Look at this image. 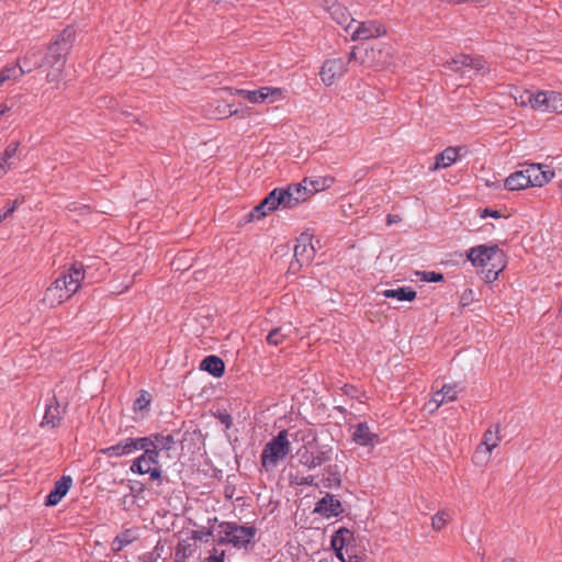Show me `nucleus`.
I'll use <instances>...</instances> for the list:
<instances>
[{
  "label": "nucleus",
  "instance_id": "nucleus-63",
  "mask_svg": "<svg viewBox=\"0 0 562 562\" xmlns=\"http://www.w3.org/2000/svg\"><path fill=\"white\" fill-rule=\"evenodd\" d=\"M8 111L9 106L7 104H0V116H2Z\"/></svg>",
  "mask_w": 562,
  "mask_h": 562
},
{
  "label": "nucleus",
  "instance_id": "nucleus-45",
  "mask_svg": "<svg viewBox=\"0 0 562 562\" xmlns=\"http://www.w3.org/2000/svg\"><path fill=\"white\" fill-rule=\"evenodd\" d=\"M149 403H150V397H149L148 392L142 391L140 395L134 402V409L143 411V409L147 408Z\"/></svg>",
  "mask_w": 562,
  "mask_h": 562
},
{
  "label": "nucleus",
  "instance_id": "nucleus-27",
  "mask_svg": "<svg viewBox=\"0 0 562 562\" xmlns=\"http://www.w3.org/2000/svg\"><path fill=\"white\" fill-rule=\"evenodd\" d=\"M324 9L330 13L333 19L340 25L347 23L349 13L346 7L337 3L336 0H325Z\"/></svg>",
  "mask_w": 562,
  "mask_h": 562
},
{
  "label": "nucleus",
  "instance_id": "nucleus-7",
  "mask_svg": "<svg viewBox=\"0 0 562 562\" xmlns=\"http://www.w3.org/2000/svg\"><path fill=\"white\" fill-rule=\"evenodd\" d=\"M211 537V529L195 530L188 540L180 541L176 549V561L179 562L188 557L193 555L196 549H201L202 543H206Z\"/></svg>",
  "mask_w": 562,
  "mask_h": 562
},
{
  "label": "nucleus",
  "instance_id": "nucleus-60",
  "mask_svg": "<svg viewBox=\"0 0 562 562\" xmlns=\"http://www.w3.org/2000/svg\"><path fill=\"white\" fill-rule=\"evenodd\" d=\"M357 58V53L355 49H352L348 56L345 58L348 64Z\"/></svg>",
  "mask_w": 562,
  "mask_h": 562
},
{
  "label": "nucleus",
  "instance_id": "nucleus-6",
  "mask_svg": "<svg viewBox=\"0 0 562 562\" xmlns=\"http://www.w3.org/2000/svg\"><path fill=\"white\" fill-rule=\"evenodd\" d=\"M467 257L473 266L483 268L492 266V263L504 261V252L497 245H479L472 247Z\"/></svg>",
  "mask_w": 562,
  "mask_h": 562
},
{
  "label": "nucleus",
  "instance_id": "nucleus-19",
  "mask_svg": "<svg viewBox=\"0 0 562 562\" xmlns=\"http://www.w3.org/2000/svg\"><path fill=\"white\" fill-rule=\"evenodd\" d=\"M72 483V479L68 475H63L58 481L55 482L53 490L45 498L46 506L57 505L61 498L68 493Z\"/></svg>",
  "mask_w": 562,
  "mask_h": 562
},
{
  "label": "nucleus",
  "instance_id": "nucleus-11",
  "mask_svg": "<svg viewBox=\"0 0 562 562\" xmlns=\"http://www.w3.org/2000/svg\"><path fill=\"white\" fill-rule=\"evenodd\" d=\"M522 169L526 173V183L530 187H542L554 177L553 170L540 164H528Z\"/></svg>",
  "mask_w": 562,
  "mask_h": 562
},
{
  "label": "nucleus",
  "instance_id": "nucleus-43",
  "mask_svg": "<svg viewBox=\"0 0 562 562\" xmlns=\"http://www.w3.org/2000/svg\"><path fill=\"white\" fill-rule=\"evenodd\" d=\"M503 268L504 261L492 263L491 268H487L486 270L483 271L485 282L491 283L495 281L498 277V273L503 270Z\"/></svg>",
  "mask_w": 562,
  "mask_h": 562
},
{
  "label": "nucleus",
  "instance_id": "nucleus-54",
  "mask_svg": "<svg viewBox=\"0 0 562 562\" xmlns=\"http://www.w3.org/2000/svg\"><path fill=\"white\" fill-rule=\"evenodd\" d=\"M445 402H446V401H445V395H441V391H440V390H439V391H437V392L434 394V396H432V398H431V401H430V403H434V404H435V408H438V407H439L440 405H442Z\"/></svg>",
  "mask_w": 562,
  "mask_h": 562
},
{
  "label": "nucleus",
  "instance_id": "nucleus-28",
  "mask_svg": "<svg viewBox=\"0 0 562 562\" xmlns=\"http://www.w3.org/2000/svg\"><path fill=\"white\" fill-rule=\"evenodd\" d=\"M261 202L270 213L279 207L285 209L283 188L273 189Z\"/></svg>",
  "mask_w": 562,
  "mask_h": 562
},
{
  "label": "nucleus",
  "instance_id": "nucleus-57",
  "mask_svg": "<svg viewBox=\"0 0 562 562\" xmlns=\"http://www.w3.org/2000/svg\"><path fill=\"white\" fill-rule=\"evenodd\" d=\"M402 218L400 215H395V214H389L387 217H386V224L387 225H392L394 223H398L401 222Z\"/></svg>",
  "mask_w": 562,
  "mask_h": 562
},
{
  "label": "nucleus",
  "instance_id": "nucleus-50",
  "mask_svg": "<svg viewBox=\"0 0 562 562\" xmlns=\"http://www.w3.org/2000/svg\"><path fill=\"white\" fill-rule=\"evenodd\" d=\"M341 391L345 395H347L351 398H359V396H360V391L351 384H345L341 387Z\"/></svg>",
  "mask_w": 562,
  "mask_h": 562
},
{
  "label": "nucleus",
  "instance_id": "nucleus-47",
  "mask_svg": "<svg viewBox=\"0 0 562 562\" xmlns=\"http://www.w3.org/2000/svg\"><path fill=\"white\" fill-rule=\"evenodd\" d=\"M422 280L427 282H441L443 281V274L435 271H423L420 273Z\"/></svg>",
  "mask_w": 562,
  "mask_h": 562
},
{
  "label": "nucleus",
  "instance_id": "nucleus-1",
  "mask_svg": "<svg viewBox=\"0 0 562 562\" xmlns=\"http://www.w3.org/2000/svg\"><path fill=\"white\" fill-rule=\"evenodd\" d=\"M83 279L82 265L74 263L46 289L42 303L50 308L60 305L80 289Z\"/></svg>",
  "mask_w": 562,
  "mask_h": 562
},
{
  "label": "nucleus",
  "instance_id": "nucleus-51",
  "mask_svg": "<svg viewBox=\"0 0 562 562\" xmlns=\"http://www.w3.org/2000/svg\"><path fill=\"white\" fill-rule=\"evenodd\" d=\"M19 204V200H15L12 202V204H9L8 207H5V210L2 213H0V223L8 218L16 210Z\"/></svg>",
  "mask_w": 562,
  "mask_h": 562
},
{
  "label": "nucleus",
  "instance_id": "nucleus-16",
  "mask_svg": "<svg viewBox=\"0 0 562 562\" xmlns=\"http://www.w3.org/2000/svg\"><path fill=\"white\" fill-rule=\"evenodd\" d=\"M385 27L375 21H366L359 23L352 33V40L363 41L385 34Z\"/></svg>",
  "mask_w": 562,
  "mask_h": 562
},
{
  "label": "nucleus",
  "instance_id": "nucleus-4",
  "mask_svg": "<svg viewBox=\"0 0 562 562\" xmlns=\"http://www.w3.org/2000/svg\"><path fill=\"white\" fill-rule=\"evenodd\" d=\"M291 451V443L288 439V431L281 430L276 437L266 443L262 449L260 461L262 468L269 470L274 468Z\"/></svg>",
  "mask_w": 562,
  "mask_h": 562
},
{
  "label": "nucleus",
  "instance_id": "nucleus-17",
  "mask_svg": "<svg viewBox=\"0 0 562 562\" xmlns=\"http://www.w3.org/2000/svg\"><path fill=\"white\" fill-rule=\"evenodd\" d=\"M314 255V246L310 243V239L306 236L302 235L299 238L297 244L294 246L295 262H291V267L293 268L295 263H297L299 267H302L303 265L311 262Z\"/></svg>",
  "mask_w": 562,
  "mask_h": 562
},
{
  "label": "nucleus",
  "instance_id": "nucleus-23",
  "mask_svg": "<svg viewBox=\"0 0 562 562\" xmlns=\"http://www.w3.org/2000/svg\"><path fill=\"white\" fill-rule=\"evenodd\" d=\"M462 147H452L449 146L439 153L435 158V165L430 167L431 171L438 170L440 168H448L452 164H454L460 157V150Z\"/></svg>",
  "mask_w": 562,
  "mask_h": 562
},
{
  "label": "nucleus",
  "instance_id": "nucleus-36",
  "mask_svg": "<svg viewBox=\"0 0 562 562\" xmlns=\"http://www.w3.org/2000/svg\"><path fill=\"white\" fill-rule=\"evenodd\" d=\"M499 425H495L494 428L490 427L483 436L482 445L485 446L486 452L491 453L494 448H496L501 441V437L498 436Z\"/></svg>",
  "mask_w": 562,
  "mask_h": 562
},
{
  "label": "nucleus",
  "instance_id": "nucleus-15",
  "mask_svg": "<svg viewBox=\"0 0 562 562\" xmlns=\"http://www.w3.org/2000/svg\"><path fill=\"white\" fill-rule=\"evenodd\" d=\"M142 441H146V443L139 447V450H143V454L136 458L132 465V472H142V463L158 464L159 450L153 446L151 437H142Z\"/></svg>",
  "mask_w": 562,
  "mask_h": 562
},
{
  "label": "nucleus",
  "instance_id": "nucleus-53",
  "mask_svg": "<svg viewBox=\"0 0 562 562\" xmlns=\"http://www.w3.org/2000/svg\"><path fill=\"white\" fill-rule=\"evenodd\" d=\"M147 473H149L150 480L157 481L158 485L161 484V470L159 467L149 468Z\"/></svg>",
  "mask_w": 562,
  "mask_h": 562
},
{
  "label": "nucleus",
  "instance_id": "nucleus-64",
  "mask_svg": "<svg viewBox=\"0 0 562 562\" xmlns=\"http://www.w3.org/2000/svg\"><path fill=\"white\" fill-rule=\"evenodd\" d=\"M348 562H360V557L353 554V555H349V561Z\"/></svg>",
  "mask_w": 562,
  "mask_h": 562
},
{
  "label": "nucleus",
  "instance_id": "nucleus-39",
  "mask_svg": "<svg viewBox=\"0 0 562 562\" xmlns=\"http://www.w3.org/2000/svg\"><path fill=\"white\" fill-rule=\"evenodd\" d=\"M207 435V431L203 432L202 429L198 427L193 429L191 432L187 431L183 440L190 439L191 441L194 442V446L196 447L198 450L203 449L205 451V440Z\"/></svg>",
  "mask_w": 562,
  "mask_h": 562
},
{
  "label": "nucleus",
  "instance_id": "nucleus-40",
  "mask_svg": "<svg viewBox=\"0 0 562 562\" xmlns=\"http://www.w3.org/2000/svg\"><path fill=\"white\" fill-rule=\"evenodd\" d=\"M547 109L548 112H562V93L549 91Z\"/></svg>",
  "mask_w": 562,
  "mask_h": 562
},
{
  "label": "nucleus",
  "instance_id": "nucleus-41",
  "mask_svg": "<svg viewBox=\"0 0 562 562\" xmlns=\"http://www.w3.org/2000/svg\"><path fill=\"white\" fill-rule=\"evenodd\" d=\"M450 515L447 510H439L432 518H431V526L435 530H441L449 521Z\"/></svg>",
  "mask_w": 562,
  "mask_h": 562
},
{
  "label": "nucleus",
  "instance_id": "nucleus-24",
  "mask_svg": "<svg viewBox=\"0 0 562 562\" xmlns=\"http://www.w3.org/2000/svg\"><path fill=\"white\" fill-rule=\"evenodd\" d=\"M237 92H238V94L243 95L245 99H247L251 103H261L270 95L281 94V89L262 87V88H260L258 90H254V91L238 90Z\"/></svg>",
  "mask_w": 562,
  "mask_h": 562
},
{
  "label": "nucleus",
  "instance_id": "nucleus-37",
  "mask_svg": "<svg viewBox=\"0 0 562 562\" xmlns=\"http://www.w3.org/2000/svg\"><path fill=\"white\" fill-rule=\"evenodd\" d=\"M135 540L133 536V531L131 529H125L121 533H119L112 541V550L114 552L121 551L124 547L131 544Z\"/></svg>",
  "mask_w": 562,
  "mask_h": 562
},
{
  "label": "nucleus",
  "instance_id": "nucleus-56",
  "mask_svg": "<svg viewBox=\"0 0 562 562\" xmlns=\"http://www.w3.org/2000/svg\"><path fill=\"white\" fill-rule=\"evenodd\" d=\"M486 216H491V217H494V218H499L501 217V213L499 211L497 210H492V209H484L482 214H481V217H486Z\"/></svg>",
  "mask_w": 562,
  "mask_h": 562
},
{
  "label": "nucleus",
  "instance_id": "nucleus-20",
  "mask_svg": "<svg viewBox=\"0 0 562 562\" xmlns=\"http://www.w3.org/2000/svg\"><path fill=\"white\" fill-rule=\"evenodd\" d=\"M352 440L359 446H374L379 442V436L370 430L369 425L363 422L353 426Z\"/></svg>",
  "mask_w": 562,
  "mask_h": 562
},
{
  "label": "nucleus",
  "instance_id": "nucleus-25",
  "mask_svg": "<svg viewBox=\"0 0 562 562\" xmlns=\"http://www.w3.org/2000/svg\"><path fill=\"white\" fill-rule=\"evenodd\" d=\"M549 91H538L537 93L526 92L525 95H521V105L530 104V106L535 110H539L542 112H548L547 109V100H548Z\"/></svg>",
  "mask_w": 562,
  "mask_h": 562
},
{
  "label": "nucleus",
  "instance_id": "nucleus-10",
  "mask_svg": "<svg viewBox=\"0 0 562 562\" xmlns=\"http://www.w3.org/2000/svg\"><path fill=\"white\" fill-rule=\"evenodd\" d=\"M348 61L344 57L331 58L324 61L319 76L326 86H331L347 71Z\"/></svg>",
  "mask_w": 562,
  "mask_h": 562
},
{
  "label": "nucleus",
  "instance_id": "nucleus-46",
  "mask_svg": "<svg viewBox=\"0 0 562 562\" xmlns=\"http://www.w3.org/2000/svg\"><path fill=\"white\" fill-rule=\"evenodd\" d=\"M225 372V362L213 355V378H221Z\"/></svg>",
  "mask_w": 562,
  "mask_h": 562
},
{
  "label": "nucleus",
  "instance_id": "nucleus-8",
  "mask_svg": "<svg viewBox=\"0 0 562 562\" xmlns=\"http://www.w3.org/2000/svg\"><path fill=\"white\" fill-rule=\"evenodd\" d=\"M484 59L482 57H471L465 54L458 55L456 58L448 60L443 67L462 75H467L470 70L479 72L484 68Z\"/></svg>",
  "mask_w": 562,
  "mask_h": 562
},
{
  "label": "nucleus",
  "instance_id": "nucleus-9",
  "mask_svg": "<svg viewBox=\"0 0 562 562\" xmlns=\"http://www.w3.org/2000/svg\"><path fill=\"white\" fill-rule=\"evenodd\" d=\"M233 98L234 94L229 88L213 89V102H224L223 104L216 105L215 110H213V117L222 120L235 114L237 108H235V104L229 100Z\"/></svg>",
  "mask_w": 562,
  "mask_h": 562
},
{
  "label": "nucleus",
  "instance_id": "nucleus-26",
  "mask_svg": "<svg viewBox=\"0 0 562 562\" xmlns=\"http://www.w3.org/2000/svg\"><path fill=\"white\" fill-rule=\"evenodd\" d=\"M47 66L45 63V55L43 56L40 50H29L21 59L20 66H24L25 74L31 72L33 69Z\"/></svg>",
  "mask_w": 562,
  "mask_h": 562
},
{
  "label": "nucleus",
  "instance_id": "nucleus-31",
  "mask_svg": "<svg viewBox=\"0 0 562 562\" xmlns=\"http://www.w3.org/2000/svg\"><path fill=\"white\" fill-rule=\"evenodd\" d=\"M179 432L176 434H169V435H161V434H154L150 435L153 446L156 447L159 451L161 450H171L178 440L176 436H178Z\"/></svg>",
  "mask_w": 562,
  "mask_h": 562
},
{
  "label": "nucleus",
  "instance_id": "nucleus-48",
  "mask_svg": "<svg viewBox=\"0 0 562 562\" xmlns=\"http://www.w3.org/2000/svg\"><path fill=\"white\" fill-rule=\"evenodd\" d=\"M440 391H441V395H445L446 402L454 401L457 398V391L454 390V386H452V385L445 384V385H442Z\"/></svg>",
  "mask_w": 562,
  "mask_h": 562
},
{
  "label": "nucleus",
  "instance_id": "nucleus-49",
  "mask_svg": "<svg viewBox=\"0 0 562 562\" xmlns=\"http://www.w3.org/2000/svg\"><path fill=\"white\" fill-rule=\"evenodd\" d=\"M474 301V292L472 289H467L461 297H460V304L462 306H468Z\"/></svg>",
  "mask_w": 562,
  "mask_h": 562
},
{
  "label": "nucleus",
  "instance_id": "nucleus-59",
  "mask_svg": "<svg viewBox=\"0 0 562 562\" xmlns=\"http://www.w3.org/2000/svg\"><path fill=\"white\" fill-rule=\"evenodd\" d=\"M5 162L0 158V178L7 173Z\"/></svg>",
  "mask_w": 562,
  "mask_h": 562
},
{
  "label": "nucleus",
  "instance_id": "nucleus-5",
  "mask_svg": "<svg viewBox=\"0 0 562 562\" xmlns=\"http://www.w3.org/2000/svg\"><path fill=\"white\" fill-rule=\"evenodd\" d=\"M218 543H231L235 548H245L252 543L257 533V528L254 526H239L236 524H222Z\"/></svg>",
  "mask_w": 562,
  "mask_h": 562
},
{
  "label": "nucleus",
  "instance_id": "nucleus-12",
  "mask_svg": "<svg viewBox=\"0 0 562 562\" xmlns=\"http://www.w3.org/2000/svg\"><path fill=\"white\" fill-rule=\"evenodd\" d=\"M283 195L285 200V209H294L300 203L306 201L310 196V190L307 181L302 180L300 183H291L286 188H283Z\"/></svg>",
  "mask_w": 562,
  "mask_h": 562
},
{
  "label": "nucleus",
  "instance_id": "nucleus-52",
  "mask_svg": "<svg viewBox=\"0 0 562 562\" xmlns=\"http://www.w3.org/2000/svg\"><path fill=\"white\" fill-rule=\"evenodd\" d=\"M296 484L304 486H318V483L316 482L314 475L302 476L300 480L296 481Z\"/></svg>",
  "mask_w": 562,
  "mask_h": 562
},
{
  "label": "nucleus",
  "instance_id": "nucleus-29",
  "mask_svg": "<svg viewBox=\"0 0 562 562\" xmlns=\"http://www.w3.org/2000/svg\"><path fill=\"white\" fill-rule=\"evenodd\" d=\"M291 333V325L276 327L268 333L266 340L271 346H279L290 337Z\"/></svg>",
  "mask_w": 562,
  "mask_h": 562
},
{
  "label": "nucleus",
  "instance_id": "nucleus-42",
  "mask_svg": "<svg viewBox=\"0 0 562 562\" xmlns=\"http://www.w3.org/2000/svg\"><path fill=\"white\" fill-rule=\"evenodd\" d=\"M269 213L268 209H266L263 203L260 202L246 215V217L248 222H254L266 217Z\"/></svg>",
  "mask_w": 562,
  "mask_h": 562
},
{
  "label": "nucleus",
  "instance_id": "nucleus-21",
  "mask_svg": "<svg viewBox=\"0 0 562 562\" xmlns=\"http://www.w3.org/2000/svg\"><path fill=\"white\" fill-rule=\"evenodd\" d=\"M65 413V409L60 407L59 403L57 402L56 397L54 396L52 398V403L46 405L45 414L43 417V420L41 423V426L56 428L59 426L63 414Z\"/></svg>",
  "mask_w": 562,
  "mask_h": 562
},
{
  "label": "nucleus",
  "instance_id": "nucleus-32",
  "mask_svg": "<svg viewBox=\"0 0 562 562\" xmlns=\"http://www.w3.org/2000/svg\"><path fill=\"white\" fill-rule=\"evenodd\" d=\"M383 296L387 299H396L398 301H413L416 297V291L411 286H402L383 291Z\"/></svg>",
  "mask_w": 562,
  "mask_h": 562
},
{
  "label": "nucleus",
  "instance_id": "nucleus-22",
  "mask_svg": "<svg viewBox=\"0 0 562 562\" xmlns=\"http://www.w3.org/2000/svg\"><path fill=\"white\" fill-rule=\"evenodd\" d=\"M355 541L353 532L347 528H339L333 536H331V547L336 552V555L341 560L345 561L342 549L345 547H348L351 542Z\"/></svg>",
  "mask_w": 562,
  "mask_h": 562
},
{
  "label": "nucleus",
  "instance_id": "nucleus-3",
  "mask_svg": "<svg viewBox=\"0 0 562 562\" xmlns=\"http://www.w3.org/2000/svg\"><path fill=\"white\" fill-rule=\"evenodd\" d=\"M334 449L328 445L307 442L296 451L299 463L308 470L319 468L333 461Z\"/></svg>",
  "mask_w": 562,
  "mask_h": 562
},
{
  "label": "nucleus",
  "instance_id": "nucleus-30",
  "mask_svg": "<svg viewBox=\"0 0 562 562\" xmlns=\"http://www.w3.org/2000/svg\"><path fill=\"white\" fill-rule=\"evenodd\" d=\"M528 187L530 186L529 183H526V173L524 172V169L512 173L504 181V188L509 191L521 190Z\"/></svg>",
  "mask_w": 562,
  "mask_h": 562
},
{
  "label": "nucleus",
  "instance_id": "nucleus-58",
  "mask_svg": "<svg viewBox=\"0 0 562 562\" xmlns=\"http://www.w3.org/2000/svg\"><path fill=\"white\" fill-rule=\"evenodd\" d=\"M213 562H224V552H217L215 548H213Z\"/></svg>",
  "mask_w": 562,
  "mask_h": 562
},
{
  "label": "nucleus",
  "instance_id": "nucleus-18",
  "mask_svg": "<svg viewBox=\"0 0 562 562\" xmlns=\"http://www.w3.org/2000/svg\"><path fill=\"white\" fill-rule=\"evenodd\" d=\"M314 513H317L326 518L337 517L342 513V506L340 501L336 499L334 495L326 494L315 504Z\"/></svg>",
  "mask_w": 562,
  "mask_h": 562
},
{
  "label": "nucleus",
  "instance_id": "nucleus-35",
  "mask_svg": "<svg viewBox=\"0 0 562 562\" xmlns=\"http://www.w3.org/2000/svg\"><path fill=\"white\" fill-rule=\"evenodd\" d=\"M304 180L307 181L311 195L330 188L335 182L333 177H317L316 179L304 178Z\"/></svg>",
  "mask_w": 562,
  "mask_h": 562
},
{
  "label": "nucleus",
  "instance_id": "nucleus-33",
  "mask_svg": "<svg viewBox=\"0 0 562 562\" xmlns=\"http://www.w3.org/2000/svg\"><path fill=\"white\" fill-rule=\"evenodd\" d=\"M25 74L24 66H20L19 63L8 65L0 70V86L8 80H16Z\"/></svg>",
  "mask_w": 562,
  "mask_h": 562
},
{
  "label": "nucleus",
  "instance_id": "nucleus-38",
  "mask_svg": "<svg viewBox=\"0 0 562 562\" xmlns=\"http://www.w3.org/2000/svg\"><path fill=\"white\" fill-rule=\"evenodd\" d=\"M213 417H215L218 420V423L223 426V430L226 432L227 439H231V434L228 432V430L233 426L232 415L227 412L226 408L217 407L216 411L213 412Z\"/></svg>",
  "mask_w": 562,
  "mask_h": 562
},
{
  "label": "nucleus",
  "instance_id": "nucleus-13",
  "mask_svg": "<svg viewBox=\"0 0 562 562\" xmlns=\"http://www.w3.org/2000/svg\"><path fill=\"white\" fill-rule=\"evenodd\" d=\"M146 441H142L140 438H125L119 441L116 445L101 449V453L106 457H123L139 450V447L144 446Z\"/></svg>",
  "mask_w": 562,
  "mask_h": 562
},
{
  "label": "nucleus",
  "instance_id": "nucleus-34",
  "mask_svg": "<svg viewBox=\"0 0 562 562\" xmlns=\"http://www.w3.org/2000/svg\"><path fill=\"white\" fill-rule=\"evenodd\" d=\"M188 387L191 392L190 398L192 401H195L198 404H203L209 402V397L205 395L207 385L201 386L199 381H195L194 379H190L188 381Z\"/></svg>",
  "mask_w": 562,
  "mask_h": 562
},
{
  "label": "nucleus",
  "instance_id": "nucleus-55",
  "mask_svg": "<svg viewBox=\"0 0 562 562\" xmlns=\"http://www.w3.org/2000/svg\"><path fill=\"white\" fill-rule=\"evenodd\" d=\"M200 370L211 373V355L206 356L200 363Z\"/></svg>",
  "mask_w": 562,
  "mask_h": 562
},
{
  "label": "nucleus",
  "instance_id": "nucleus-2",
  "mask_svg": "<svg viewBox=\"0 0 562 562\" xmlns=\"http://www.w3.org/2000/svg\"><path fill=\"white\" fill-rule=\"evenodd\" d=\"M75 40L76 30L72 25H68L49 43L45 54V63L56 74H60L64 70L67 56L74 46Z\"/></svg>",
  "mask_w": 562,
  "mask_h": 562
},
{
  "label": "nucleus",
  "instance_id": "nucleus-62",
  "mask_svg": "<svg viewBox=\"0 0 562 562\" xmlns=\"http://www.w3.org/2000/svg\"><path fill=\"white\" fill-rule=\"evenodd\" d=\"M233 494H234V488H231L229 486H227L225 488V496H226V498H232Z\"/></svg>",
  "mask_w": 562,
  "mask_h": 562
},
{
  "label": "nucleus",
  "instance_id": "nucleus-44",
  "mask_svg": "<svg viewBox=\"0 0 562 562\" xmlns=\"http://www.w3.org/2000/svg\"><path fill=\"white\" fill-rule=\"evenodd\" d=\"M19 146H20V143H19V142H12V143H10V144L5 147V149H4V151H3V154H2V155H0V158H1V159H3V161H4L8 166H10L9 160H10L12 157H14V156L16 155Z\"/></svg>",
  "mask_w": 562,
  "mask_h": 562
},
{
  "label": "nucleus",
  "instance_id": "nucleus-61",
  "mask_svg": "<svg viewBox=\"0 0 562 562\" xmlns=\"http://www.w3.org/2000/svg\"><path fill=\"white\" fill-rule=\"evenodd\" d=\"M150 465L148 463H142V472H136L137 474H147L149 471Z\"/></svg>",
  "mask_w": 562,
  "mask_h": 562
},
{
  "label": "nucleus",
  "instance_id": "nucleus-14",
  "mask_svg": "<svg viewBox=\"0 0 562 562\" xmlns=\"http://www.w3.org/2000/svg\"><path fill=\"white\" fill-rule=\"evenodd\" d=\"M321 482L325 488H338L341 486L342 474L345 473L344 463L328 462L324 464Z\"/></svg>",
  "mask_w": 562,
  "mask_h": 562
}]
</instances>
